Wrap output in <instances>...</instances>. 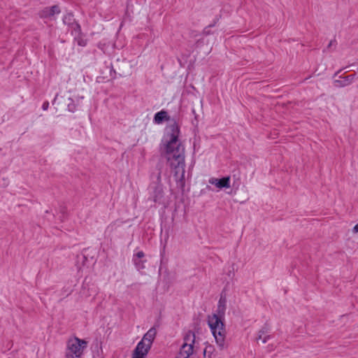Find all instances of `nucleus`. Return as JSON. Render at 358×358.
I'll return each instance as SVG.
<instances>
[{
    "mask_svg": "<svg viewBox=\"0 0 358 358\" xmlns=\"http://www.w3.org/2000/svg\"><path fill=\"white\" fill-rule=\"evenodd\" d=\"M157 330L155 328H150L147 333L143 336L142 341L145 342L149 345H152V343L156 336Z\"/></svg>",
    "mask_w": 358,
    "mask_h": 358,
    "instance_id": "12",
    "label": "nucleus"
},
{
    "mask_svg": "<svg viewBox=\"0 0 358 358\" xmlns=\"http://www.w3.org/2000/svg\"><path fill=\"white\" fill-rule=\"evenodd\" d=\"M75 108H76V107H75L74 104H71V103L68 104V109L69 111L73 112L75 110Z\"/></svg>",
    "mask_w": 358,
    "mask_h": 358,
    "instance_id": "18",
    "label": "nucleus"
},
{
    "mask_svg": "<svg viewBox=\"0 0 358 358\" xmlns=\"http://www.w3.org/2000/svg\"><path fill=\"white\" fill-rule=\"evenodd\" d=\"M336 40H331V41L329 42V45H328V46H327V48H328V49H329V48H331V47H334V48H335V47H336Z\"/></svg>",
    "mask_w": 358,
    "mask_h": 358,
    "instance_id": "17",
    "label": "nucleus"
},
{
    "mask_svg": "<svg viewBox=\"0 0 358 358\" xmlns=\"http://www.w3.org/2000/svg\"><path fill=\"white\" fill-rule=\"evenodd\" d=\"M355 78V74H351L344 77L340 76L338 79L334 81V85L336 87H345L351 85Z\"/></svg>",
    "mask_w": 358,
    "mask_h": 358,
    "instance_id": "6",
    "label": "nucleus"
},
{
    "mask_svg": "<svg viewBox=\"0 0 358 358\" xmlns=\"http://www.w3.org/2000/svg\"><path fill=\"white\" fill-rule=\"evenodd\" d=\"M145 257V254L143 251H139L136 253L133 257V262L138 271H141L145 268V260L142 259Z\"/></svg>",
    "mask_w": 358,
    "mask_h": 358,
    "instance_id": "8",
    "label": "nucleus"
},
{
    "mask_svg": "<svg viewBox=\"0 0 358 358\" xmlns=\"http://www.w3.org/2000/svg\"><path fill=\"white\" fill-rule=\"evenodd\" d=\"M225 310V300L221 298L218 303L217 313L208 317V324L220 349H223L225 345L226 329L223 322Z\"/></svg>",
    "mask_w": 358,
    "mask_h": 358,
    "instance_id": "2",
    "label": "nucleus"
},
{
    "mask_svg": "<svg viewBox=\"0 0 358 358\" xmlns=\"http://www.w3.org/2000/svg\"><path fill=\"white\" fill-rule=\"evenodd\" d=\"M352 233L353 234H357L358 233V223L353 227Z\"/></svg>",
    "mask_w": 358,
    "mask_h": 358,
    "instance_id": "20",
    "label": "nucleus"
},
{
    "mask_svg": "<svg viewBox=\"0 0 358 358\" xmlns=\"http://www.w3.org/2000/svg\"><path fill=\"white\" fill-rule=\"evenodd\" d=\"M194 348L188 347V345H182L179 353L176 355V358H189L193 354Z\"/></svg>",
    "mask_w": 358,
    "mask_h": 358,
    "instance_id": "10",
    "label": "nucleus"
},
{
    "mask_svg": "<svg viewBox=\"0 0 358 358\" xmlns=\"http://www.w3.org/2000/svg\"><path fill=\"white\" fill-rule=\"evenodd\" d=\"M149 199L153 201L155 203L166 206L168 204V201L165 197L162 185L161 184V175L157 176V181L150 184L149 187Z\"/></svg>",
    "mask_w": 358,
    "mask_h": 358,
    "instance_id": "4",
    "label": "nucleus"
},
{
    "mask_svg": "<svg viewBox=\"0 0 358 358\" xmlns=\"http://www.w3.org/2000/svg\"><path fill=\"white\" fill-rule=\"evenodd\" d=\"M59 13H60L59 8L57 6H53L50 8H45L41 12V15L42 17H50L55 14H59Z\"/></svg>",
    "mask_w": 358,
    "mask_h": 358,
    "instance_id": "13",
    "label": "nucleus"
},
{
    "mask_svg": "<svg viewBox=\"0 0 358 358\" xmlns=\"http://www.w3.org/2000/svg\"><path fill=\"white\" fill-rule=\"evenodd\" d=\"M268 332V329L266 327H264L259 331L257 338V341H262L263 343H266V341L270 338L269 335H266Z\"/></svg>",
    "mask_w": 358,
    "mask_h": 358,
    "instance_id": "14",
    "label": "nucleus"
},
{
    "mask_svg": "<svg viewBox=\"0 0 358 358\" xmlns=\"http://www.w3.org/2000/svg\"><path fill=\"white\" fill-rule=\"evenodd\" d=\"M87 342L77 337L70 338L67 342L65 358H81Z\"/></svg>",
    "mask_w": 358,
    "mask_h": 358,
    "instance_id": "3",
    "label": "nucleus"
},
{
    "mask_svg": "<svg viewBox=\"0 0 358 358\" xmlns=\"http://www.w3.org/2000/svg\"><path fill=\"white\" fill-rule=\"evenodd\" d=\"M196 342V336L195 334L192 331H188L184 336L183 338V345H188V347H192L194 348V345Z\"/></svg>",
    "mask_w": 358,
    "mask_h": 358,
    "instance_id": "9",
    "label": "nucleus"
},
{
    "mask_svg": "<svg viewBox=\"0 0 358 358\" xmlns=\"http://www.w3.org/2000/svg\"><path fill=\"white\" fill-rule=\"evenodd\" d=\"M168 114L166 111L161 110L157 113L154 117V122L156 124H161L164 120H168Z\"/></svg>",
    "mask_w": 358,
    "mask_h": 358,
    "instance_id": "15",
    "label": "nucleus"
},
{
    "mask_svg": "<svg viewBox=\"0 0 358 358\" xmlns=\"http://www.w3.org/2000/svg\"><path fill=\"white\" fill-rule=\"evenodd\" d=\"M208 182L215 185L218 189L229 188L230 187V177H224L221 179L216 178H210Z\"/></svg>",
    "mask_w": 358,
    "mask_h": 358,
    "instance_id": "7",
    "label": "nucleus"
},
{
    "mask_svg": "<svg viewBox=\"0 0 358 358\" xmlns=\"http://www.w3.org/2000/svg\"><path fill=\"white\" fill-rule=\"evenodd\" d=\"M150 348V345L141 340L136 347L132 358H144Z\"/></svg>",
    "mask_w": 358,
    "mask_h": 358,
    "instance_id": "5",
    "label": "nucleus"
},
{
    "mask_svg": "<svg viewBox=\"0 0 358 358\" xmlns=\"http://www.w3.org/2000/svg\"><path fill=\"white\" fill-rule=\"evenodd\" d=\"M204 357L206 358H212L213 347L209 345L206 347L203 351Z\"/></svg>",
    "mask_w": 358,
    "mask_h": 358,
    "instance_id": "16",
    "label": "nucleus"
},
{
    "mask_svg": "<svg viewBox=\"0 0 358 358\" xmlns=\"http://www.w3.org/2000/svg\"><path fill=\"white\" fill-rule=\"evenodd\" d=\"M63 22L65 24H68V25H71L72 26V28L75 30V31H77L78 32L80 31V25L77 23H75L74 22V19H73V16L71 13H67L66 15H65L63 17Z\"/></svg>",
    "mask_w": 358,
    "mask_h": 358,
    "instance_id": "11",
    "label": "nucleus"
},
{
    "mask_svg": "<svg viewBox=\"0 0 358 358\" xmlns=\"http://www.w3.org/2000/svg\"><path fill=\"white\" fill-rule=\"evenodd\" d=\"M357 87H358V85H357Z\"/></svg>",
    "mask_w": 358,
    "mask_h": 358,
    "instance_id": "21",
    "label": "nucleus"
},
{
    "mask_svg": "<svg viewBox=\"0 0 358 358\" xmlns=\"http://www.w3.org/2000/svg\"><path fill=\"white\" fill-rule=\"evenodd\" d=\"M49 107V103L48 101H45L43 103L42 108L44 110H46Z\"/></svg>",
    "mask_w": 358,
    "mask_h": 358,
    "instance_id": "19",
    "label": "nucleus"
},
{
    "mask_svg": "<svg viewBox=\"0 0 358 358\" xmlns=\"http://www.w3.org/2000/svg\"><path fill=\"white\" fill-rule=\"evenodd\" d=\"M180 129L171 121L164 130L161 149L169 166L175 170L176 180L182 182L185 176V148L179 139Z\"/></svg>",
    "mask_w": 358,
    "mask_h": 358,
    "instance_id": "1",
    "label": "nucleus"
}]
</instances>
